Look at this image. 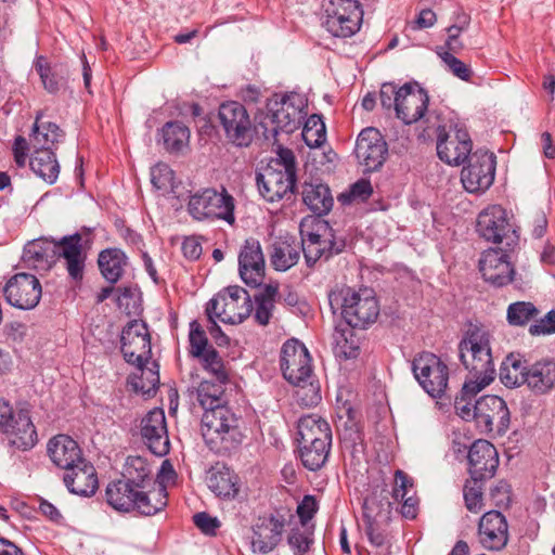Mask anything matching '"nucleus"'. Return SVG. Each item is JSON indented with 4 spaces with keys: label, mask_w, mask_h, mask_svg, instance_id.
I'll use <instances>...</instances> for the list:
<instances>
[{
    "label": "nucleus",
    "mask_w": 555,
    "mask_h": 555,
    "mask_svg": "<svg viewBox=\"0 0 555 555\" xmlns=\"http://www.w3.org/2000/svg\"><path fill=\"white\" fill-rule=\"evenodd\" d=\"M159 365L156 362H152V366L144 369L142 365L141 375L133 376L131 378V385L135 392H141L147 397L154 396L159 385Z\"/></svg>",
    "instance_id": "09e8293b"
},
{
    "label": "nucleus",
    "mask_w": 555,
    "mask_h": 555,
    "mask_svg": "<svg viewBox=\"0 0 555 555\" xmlns=\"http://www.w3.org/2000/svg\"><path fill=\"white\" fill-rule=\"evenodd\" d=\"M326 137L325 125L321 117L311 115L305 122L302 139L310 147H318L324 143Z\"/></svg>",
    "instance_id": "603ef678"
},
{
    "label": "nucleus",
    "mask_w": 555,
    "mask_h": 555,
    "mask_svg": "<svg viewBox=\"0 0 555 555\" xmlns=\"http://www.w3.org/2000/svg\"><path fill=\"white\" fill-rule=\"evenodd\" d=\"M483 479H470L464 485L463 495L468 511L477 513L482 507V489L480 481Z\"/></svg>",
    "instance_id": "4d7b16f0"
},
{
    "label": "nucleus",
    "mask_w": 555,
    "mask_h": 555,
    "mask_svg": "<svg viewBox=\"0 0 555 555\" xmlns=\"http://www.w3.org/2000/svg\"><path fill=\"white\" fill-rule=\"evenodd\" d=\"M197 359H199L203 369L211 374L215 379L229 382V372L223 359L214 347H209L208 351L197 357Z\"/></svg>",
    "instance_id": "3c124183"
},
{
    "label": "nucleus",
    "mask_w": 555,
    "mask_h": 555,
    "mask_svg": "<svg viewBox=\"0 0 555 555\" xmlns=\"http://www.w3.org/2000/svg\"><path fill=\"white\" fill-rule=\"evenodd\" d=\"M279 287L276 284H267L255 295V320L259 325L266 326L270 323L275 309Z\"/></svg>",
    "instance_id": "c03bdc74"
},
{
    "label": "nucleus",
    "mask_w": 555,
    "mask_h": 555,
    "mask_svg": "<svg viewBox=\"0 0 555 555\" xmlns=\"http://www.w3.org/2000/svg\"><path fill=\"white\" fill-rule=\"evenodd\" d=\"M253 311L249 294L241 286H229L212 297L206 306L208 320L217 318L222 323L240 324Z\"/></svg>",
    "instance_id": "1a4fd4ad"
},
{
    "label": "nucleus",
    "mask_w": 555,
    "mask_h": 555,
    "mask_svg": "<svg viewBox=\"0 0 555 555\" xmlns=\"http://www.w3.org/2000/svg\"><path fill=\"white\" fill-rule=\"evenodd\" d=\"M301 249L309 267L319 259L330 258L345 248V241L337 240L324 220L305 219L300 223Z\"/></svg>",
    "instance_id": "423d86ee"
},
{
    "label": "nucleus",
    "mask_w": 555,
    "mask_h": 555,
    "mask_svg": "<svg viewBox=\"0 0 555 555\" xmlns=\"http://www.w3.org/2000/svg\"><path fill=\"white\" fill-rule=\"evenodd\" d=\"M532 335H545L555 333V311L552 310L545 314L539 322L532 324L529 328Z\"/></svg>",
    "instance_id": "774afa93"
},
{
    "label": "nucleus",
    "mask_w": 555,
    "mask_h": 555,
    "mask_svg": "<svg viewBox=\"0 0 555 555\" xmlns=\"http://www.w3.org/2000/svg\"><path fill=\"white\" fill-rule=\"evenodd\" d=\"M54 255H59L66 260V269L72 279L76 281L82 279L85 256L82 255L80 234L64 236L60 243L52 247L42 240L29 242L24 248L23 258L34 266L49 264Z\"/></svg>",
    "instance_id": "20e7f679"
},
{
    "label": "nucleus",
    "mask_w": 555,
    "mask_h": 555,
    "mask_svg": "<svg viewBox=\"0 0 555 555\" xmlns=\"http://www.w3.org/2000/svg\"><path fill=\"white\" fill-rule=\"evenodd\" d=\"M354 152L365 171H374L379 169L386 160L388 147L379 130L369 127L358 135Z\"/></svg>",
    "instance_id": "5701e85b"
},
{
    "label": "nucleus",
    "mask_w": 555,
    "mask_h": 555,
    "mask_svg": "<svg viewBox=\"0 0 555 555\" xmlns=\"http://www.w3.org/2000/svg\"><path fill=\"white\" fill-rule=\"evenodd\" d=\"M302 201L318 216L328 214L334 204L330 188L323 183H305Z\"/></svg>",
    "instance_id": "4c0bfd02"
},
{
    "label": "nucleus",
    "mask_w": 555,
    "mask_h": 555,
    "mask_svg": "<svg viewBox=\"0 0 555 555\" xmlns=\"http://www.w3.org/2000/svg\"><path fill=\"white\" fill-rule=\"evenodd\" d=\"M338 299L341 301V315L349 327L366 328L375 323L379 315V305L371 288L341 289L335 298L330 296L331 305Z\"/></svg>",
    "instance_id": "6e6552de"
},
{
    "label": "nucleus",
    "mask_w": 555,
    "mask_h": 555,
    "mask_svg": "<svg viewBox=\"0 0 555 555\" xmlns=\"http://www.w3.org/2000/svg\"><path fill=\"white\" fill-rule=\"evenodd\" d=\"M312 535L313 532L309 528L302 526L292 528L287 537V543L294 555H305L309 551L313 543Z\"/></svg>",
    "instance_id": "5fc2aeb1"
},
{
    "label": "nucleus",
    "mask_w": 555,
    "mask_h": 555,
    "mask_svg": "<svg viewBox=\"0 0 555 555\" xmlns=\"http://www.w3.org/2000/svg\"><path fill=\"white\" fill-rule=\"evenodd\" d=\"M310 356L304 344L297 339L284 343L281 350L283 376L293 385H301L312 377Z\"/></svg>",
    "instance_id": "a211bd4d"
},
{
    "label": "nucleus",
    "mask_w": 555,
    "mask_h": 555,
    "mask_svg": "<svg viewBox=\"0 0 555 555\" xmlns=\"http://www.w3.org/2000/svg\"><path fill=\"white\" fill-rule=\"evenodd\" d=\"M47 452L52 463L64 470L85 460L78 442L68 435L52 437L48 442Z\"/></svg>",
    "instance_id": "7c9ffc66"
},
{
    "label": "nucleus",
    "mask_w": 555,
    "mask_h": 555,
    "mask_svg": "<svg viewBox=\"0 0 555 555\" xmlns=\"http://www.w3.org/2000/svg\"><path fill=\"white\" fill-rule=\"evenodd\" d=\"M414 377L421 387L433 398H441L447 390L449 369L431 352H423L412 362Z\"/></svg>",
    "instance_id": "f8f14e48"
},
{
    "label": "nucleus",
    "mask_w": 555,
    "mask_h": 555,
    "mask_svg": "<svg viewBox=\"0 0 555 555\" xmlns=\"http://www.w3.org/2000/svg\"><path fill=\"white\" fill-rule=\"evenodd\" d=\"M415 493L413 479L401 469L395 473V486L392 496L396 501L403 500L405 496Z\"/></svg>",
    "instance_id": "e2e57ef3"
},
{
    "label": "nucleus",
    "mask_w": 555,
    "mask_h": 555,
    "mask_svg": "<svg viewBox=\"0 0 555 555\" xmlns=\"http://www.w3.org/2000/svg\"><path fill=\"white\" fill-rule=\"evenodd\" d=\"M284 527V516L270 515L260 518L253 529V551L260 554L272 552L282 540Z\"/></svg>",
    "instance_id": "c85d7f7f"
},
{
    "label": "nucleus",
    "mask_w": 555,
    "mask_h": 555,
    "mask_svg": "<svg viewBox=\"0 0 555 555\" xmlns=\"http://www.w3.org/2000/svg\"><path fill=\"white\" fill-rule=\"evenodd\" d=\"M318 511V503L312 495H305L297 506V515L301 526L305 527L311 520Z\"/></svg>",
    "instance_id": "0e129e2a"
},
{
    "label": "nucleus",
    "mask_w": 555,
    "mask_h": 555,
    "mask_svg": "<svg viewBox=\"0 0 555 555\" xmlns=\"http://www.w3.org/2000/svg\"><path fill=\"white\" fill-rule=\"evenodd\" d=\"M138 487L126 479H118L107 485L105 496L106 502L118 512H131Z\"/></svg>",
    "instance_id": "e433bc0d"
},
{
    "label": "nucleus",
    "mask_w": 555,
    "mask_h": 555,
    "mask_svg": "<svg viewBox=\"0 0 555 555\" xmlns=\"http://www.w3.org/2000/svg\"><path fill=\"white\" fill-rule=\"evenodd\" d=\"M141 436L150 451L163 456L169 451L166 417L162 409L150 411L141 421Z\"/></svg>",
    "instance_id": "a878e982"
},
{
    "label": "nucleus",
    "mask_w": 555,
    "mask_h": 555,
    "mask_svg": "<svg viewBox=\"0 0 555 555\" xmlns=\"http://www.w3.org/2000/svg\"><path fill=\"white\" fill-rule=\"evenodd\" d=\"M397 101L396 116L404 124L411 125L422 119L429 121L430 114L426 115L429 96L417 83H405L400 87Z\"/></svg>",
    "instance_id": "aec40b11"
},
{
    "label": "nucleus",
    "mask_w": 555,
    "mask_h": 555,
    "mask_svg": "<svg viewBox=\"0 0 555 555\" xmlns=\"http://www.w3.org/2000/svg\"><path fill=\"white\" fill-rule=\"evenodd\" d=\"M33 68L49 93H57L66 83L67 70L63 64L51 63L46 56L38 55Z\"/></svg>",
    "instance_id": "72a5a7b5"
},
{
    "label": "nucleus",
    "mask_w": 555,
    "mask_h": 555,
    "mask_svg": "<svg viewBox=\"0 0 555 555\" xmlns=\"http://www.w3.org/2000/svg\"><path fill=\"white\" fill-rule=\"evenodd\" d=\"M297 429L299 443L332 441V429L330 424L318 414H307L301 416L298 421Z\"/></svg>",
    "instance_id": "c9c22d12"
},
{
    "label": "nucleus",
    "mask_w": 555,
    "mask_h": 555,
    "mask_svg": "<svg viewBox=\"0 0 555 555\" xmlns=\"http://www.w3.org/2000/svg\"><path fill=\"white\" fill-rule=\"evenodd\" d=\"M473 142L467 130L455 128L446 131L444 127L437 129V155L443 163L459 166L472 155Z\"/></svg>",
    "instance_id": "6ab92c4d"
},
{
    "label": "nucleus",
    "mask_w": 555,
    "mask_h": 555,
    "mask_svg": "<svg viewBox=\"0 0 555 555\" xmlns=\"http://www.w3.org/2000/svg\"><path fill=\"white\" fill-rule=\"evenodd\" d=\"M538 313L539 311L532 302L517 301L508 306L507 321L511 325L521 326L535 318Z\"/></svg>",
    "instance_id": "864d4df0"
},
{
    "label": "nucleus",
    "mask_w": 555,
    "mask_h": 555,
    "mask_svg": "<svg viewBox=\"0 0 555 555\" xmlns=\"http://www.w3.org/2000/svg\"><path fill=\"white\" fill-rule=\"evenodd\" d=\"M441 60L444 62L448 69L457 78L464 81H469L473 70L472 68L462 62L460 59L455 57L454 54L444 51L438 53Z\"/></svg>",
    "instance_id": "bf43d9fd"
},
{
    "label": "nucleus",
    "mask_w": 555,
    "mask_h": 555,
    "mask_svg": "<svg viewBox=\"0 0 555 555\" xmlns=\"http://www.w3.org/2000/svg\"><path fill=\"white\" fill-rule=\"evenodd\" d=\"M295 386L298 387L296 397L301 404L312 406L321 401L320 386L312 382V377L307 383Z\"/></svg>",
    "instance_id": "052dcab7"
},
{
    "label": "nucleus",
    "mask_w": 555,
    "mask_h": 555,
    "mask_svg": "<svg viewBox=\"0 0 555 555\" xmlns=\"http://www.w3.org/2000/svg\"><path fill=\"white\" fill-rule=\"evenodd\" d=\"M362 509L365 533L370 542L375 546L384 545L387 538L384 527L390 520V503L372 494L364 499Z\"/></svg>",
    "instance_id": "4be33fe9"
},
{
    "label": "nucleus",
    "mask_w": 555,
    "mask_h": 555,
    "mask_svg": "<svg viewBox=\"0 0 555 555\" xmlns=\"http://www.w3.org/2000/svg\"><path fill=\"white\" fill-rule=\"evenodd\" d=\"M63 481L70 493L87 498L99 487L95 468L86 459L66 469Z\"/></svg>",
    "instance_id": "c756f323"
},
{
    "label": "nucleus",
    "mask_w": 555,
    "mask_h": 555,
    "mask_svg": "<svg viewBox=\"0 0 555 555\" xmlns=\"http://www.w3.org/2000/svg\"><path fill=\"white\" fill-rule=\"evenodd\" d=\"M400 88H397L393 83H384L379 91V100L382 106L387 109L397 111V99H399Z\"/></svg>",
    "instance_id": "69168bd1"
},
{
    "label": "nucleus",
    "mask_w": 555,
    "mask_h": 555,
    "mask_svg": "<svg viewBox=\"0 0 555 555\" xmlns=\"http://www.w3.org/2000/svg\"><path fill=\"white\" fill-rule=\"evenodd\" d=\"M324 27L338 38H348L360 30L363 10L358 0H326Z\"/></svg>",
    "instance_id": "9d476101"
},
{
    "label": "nucleus",
    "mask_w": 555,
    "mask_h": 555,
    "mask_svg": "<svg viewBox=\"0 0 555 555\" xmlns=\"http://www.w3.org/2000/svg\"><path fill=\"white\" fill-rule=\"evenodd\" d=\"M526 385L537 395H543L553 389L555 387V362L542 360L528 365Z\"/></svg>",
    "instance_id": "f704fd0d"
},
{
    "label": "nucleus",
    "mask_w": 555,
    "mask_h": 555,
    "mask_svg": "<svg viewBox=\"0 0 555 555\" xmlns=\"http://www.w3.org/2000/svg\"><path fill=\"white\" fill-rule=\"evenodd\" d=\"M124 359L138 369L151 359V336L145 322L132 320L124 327L120 336Z\"/></svg>",
    "instance_id": "dca6fc26"
},
{
    "label": "nucleus",
    "mask_w": 555,
    "mask_h": 555,
    "mask_svg": "<svg viewBox=\"0 0 555 555\" xmlns=\"http://www.w3.org/2000/svg\"><path fill=\"white\" fill-rule=\"evenodd\" d=\"M234 209V197L224 188L221 191L212 188L197 191L190 195L188 202V212L197 221L223 220L233 224Z\"/></svg>",
    "instance_id": "0eeeda50"
},
{
    "label": "nucleus",
    "mask_w": 555,
    "mask_h": 555,
    "mask_svg": "<svg viewBox=\"0 0 555 555\" xmlns=\"http://www.w3.org/2000/svg\"><path fill=\"white\" fill-rule=\"evenodd\" d=\"M373 193L371 182L365 179H360L353 183L347 193H343L339 196V201L343 203H350L352 201H366Z\"/></svg>",
    "instance_id": "680f3d73"
},
{
    "label": "nucleus",
    "mask_w": 555,
    "mask_h": 555,
    "mask_svg": "<svg viewBox=\"0 0 555 555\" xmlns=\"http://www.w3.org/2000/svg\"><path fill=\"white\" fill-rule=\"evenodd\" d=\"M229 382L203 380L196 388V400L205 410L202 417V436L215 453L224 455L242 442L238 418L225 404V385Z\"/></svg>",
    "instance_id": "f03ea898"
},
{
    "label": "nucleus",
    "mask_w": 555,
    "mask_h": 555,
    "mask_svg": "<svg viewBox=\"0 0 555 555\" xmlns=\"http://www.w3.org/2000/svg\"><path fill=\"white\" fill-rule=\"evenodd\" d=\"M297 177V163L292 150L278 146L276 157L257 175V185L261 196L268 202H276L294 193Z\"/></svg>",
    "instance_id": "7ed1b4c3"
},
{
    "label": "nucleus",
    "mask_w": 555,
    "mask_h": 555,
    "mask_svg": "<svg viewBox=\"0 0 555 555\" xmlns=\"http://www.w3.org/2000/svg\"><path fill=\"white\" fill-rule=\"evenodd\" d=\"M331 448L332 441L299 443V459L307 469L317 472L327 462Z\"/></svg>",
    "instance_id": "79ce46f5"
},
{
    "label": "nucleus",
    "mask_w": 555,
    "mask_h": 555,
    "mask_svg": "<svg viewBox=\"0 0 555 555\" xmlns=\"http://www.w3.org/2000/svg\"><path fill=\"white\" fill-rule=\"evenodd\" d=\"M29 165L31 170L41 179L52 184L60 173V165L55 154L50 149L34 150Z\"/></svg>",
    "instance_id": "ea45409f"
},
{
    "label": "nucleus",
    "mask_w": 555,
    "mask_h": 555,
    "mask_svg": "<svg viewBox=\"0 0 555 555\" xmlns=\"http://www.w3.org/2000/svg\"><path fill=\"white\" fill-rule=\"evenodd\" d=\"M308 101L301 93L289 92L274 100L270 105L272 131L292 133L300 128L307 117Z\"/></svg>",
    "instance_id": "9b49d317"
},
{
    "label": "nucleus",
    "mask_w": 555,
    "mask_h": 555,
    "mask_svg": "<svg viewBox=\"0 0 555 555\" xmlns=\"http://www.w3.org/2000/svg\"><path fill=\"white\" fill-rule=\"evenodd\" d=\"M122 478L138 488H145L155 482L150 464L141 456H128Z\"/></svg>",
    "instance_id": "a18cd8bd"
},
{
    "label": "nucleus",
    "mask_w": 555,
    "mask_h": 555,
    "mask_svg": "<svg viewBox=\"0 0 555 555\" xmlns=\"http://www.w3.org/2000/svg\"><path fill=\"white\" fill-rule=\"evenodd\" d=\"M189 341L190 354L194 358L202 356L208 351L209 347H211L208 344V338L205 331L197 321H192L190 323Z\"/></svg>",
    "instance_id": "6e6d98bb"
},
{
    "label": "nucleus",
    "mask_w": 555,
    "mask_h": 555,
    "mask_svg": "<svg viewBox=\"0 0 555 555\" xmlns=\"http://www.w3.org/2000/svg\"><path fill=\"white\" fill-rule=\"evenodd\" d=\"M131 512L144 516H153L165 509L168 504V493L162 483L150 485L145 488H138Z\"/></svg>",
    "instance_id": "2f4dec72"
},
{
    "label": "nucleus",
    "mask_w": 555,
    "mask_h": 555,
    "mask_svg": "<svg viewBox=\"0 0 555 555\" xmlns=\"http://www.w3.org/2000/svg\"><path fill=\"white\" fill-rule=\"evenodd\" d=\"M207 485L218 498L225 500L234 499L240 491L238 476L225 465L217 464L211 467Z\"/></svg>",
    "instance_id": "473e14b6"
},
{
    "label": "nucleus",
    "mask_w": 555,
    "mask_h": 555,
    "mask_svg": "<svg viewBox=\"0 0 555 555\" xmlns=\"http://www.w3.org/2000/svg\"><path fill=\"white\" fill-rule=\"evenodd\" d=\"M128 258L119 248H107L99 254L98 264L103 278L111 284L117 283L124 274Z\"/></svg>",
    "instance_id": "58836bf2"
},
{
    "label": "nucleus",
    "mask_w": 555,
    "mask_h": 555,
    "mask_svg": "<svg viewBox=\"0 0 555 555\" xmlns=\"http://www.w3.org/2000/svg\"><path fill=\"white\" fill-rule=\"evenodd\" d=\"M193 521L205 534H215L217 529L220 527V521L205 512L195 514L193 516Z\"/></svg>",
    "instance_id": "338daca9"
},
{
    "label": "nucleus",
    "mask_w": 555,
    "mask_h": 555,
    "mask_svg": "<svg viewBox=\"0 0 555 555\" xmlns=\"http://www.w3.org/2000/svg\"><path fill=\"white\" fill-rule=\"evenodd\" d=\"M0 431L13 451H29L38 442L27 404H21L14 410L9 401L0 399Z\"/></svg>",
    "instance_id": "39448f33"
},
{
    "label": "nucleus",
    "mask_w": 555,
    "mask_h": 555,
    "mask_svg": "<svg viewBox=\"0 0 555 555\" xmlns=\"http://www.w3.org/2000/svg\"><path fill=\"white\" fill-rule=\"evenodd\" d=\"M63 137L64 133L56 124H39V116H37L30 137V142L34 150L50 149L53 151L54 145L59 143Z\"/></svg>",
    "instance_id": "de8ad7c7"
},
{
    "label": "nucleus",
    "mask_w": 555,
    "mask_h": 555,
    "mask_svg": "<svg viewBox=\"0 0 555 555\" xmlns=\"http://www.w3.org/2000/svg\"><path fill=\"white\" fill-rule=\"evenodd\" d=\"M333 339V350L338 359L351 360L360 354V338L352 327L336 328Z\"/></svg>",
    "instance_id": "37998d69"
},
{
    "label": "nucleus",
    "mask_w": 555,
    "mask_h": 555,
    "mask_svg": "<svg viewBox=\"0 0 555 555\" xmlns=\"http://www.w3.org/2000/svg\"><path fill=\"white\" fill-rule=\"evenodd\" d=\"M477 231L485 240L504 243L507 248L514 247L518 242L517 232L509 223L506 210L500 205L489 206L479 214Z\"/></svg>",
    "instance_id": "4468645a"
},
{
    "label": "nucleus",
    "mask_w": 555,
    "mask_h": 555,
    "mask_svg": "<svg viewBox=\"0 0 555 555\" xmlns=\"http://www.w3.org/2000/svg\"><path fill=\"white\" fill-rule=\"evenodd\" d=\"M266 261L261 245L256 238H247L238 254V272L243 282L250 286H260L264 279Z\"/></svg>",
    "instance_id": "393cba45"
},
{
    "label": "nucleus",
    "mask_w": 555,
    "mask_h": 555,
    "mask_svg": "<svg viewBox=\"0 0 555 555\" xmlns=\"http://www.w3.org/2000/svg\"><path fill=\"white\" fill-rule=\"evenodd\" d=\"M218 120L232 144L244 147L251 143V120L243 104L236 101L222 103L218 109Z\"/></svg>",
    "instance_id": "ddd939ff"
},
{
    "label": "nucleus",
    "mask_w": 555,
    "mask_h": 555,
    "mask_svg": "<svg viewBox=\"0 0 555 555\" xmlns=\"http://www.w3.org/2000/svg\"><path fill=\"white\" fill-rule=\"evenodd\" d=\"M299 248L286 242L274 245L271 263L278 271H286L299 260Z\"/></svg>",
    "instance_id": "8fccbe9b"
},
{
    "label": "nucleus",
    "mask_w": 555,
    "mask_h": 555,
    "mask_svg": "<svg viewBox=\"0 0 555 555\" xmlns=\"http://www.w3.org/2000/svg\"><path fill=\"white\" fill-rule=\"evenodd\" d=\"M495 156L493 153L477 150L468 157L467 165L461 172V181L469 193H479L488 190L495 177Z\"/></svg>",
    "instance_id": "2eb2a0df"
},
{
    "label": "nucleus",
    "mask_w": 555,
    "mask_h": 555,
    "mask_svg": "<svg viewBox=\"0 0 555 555\" xmlns=\"http://www.w3.org/2000/svg\"><path fill=\"white\" fill-rule=\"evenodd\" d=\"M163 144L170 153H180L188 147L189 128L180 121H168L162 128Z\"/></svg>",
    "instance_id": "49530a36"
},
{
    "label": "nucleus",
    "mask_w": 555,
    "mask_h": 555,
    "mask_svg": "<svg viewBox=\"0 0 555 555\" xmlns=\"http://www.w3.org/2000/svg\"><path fill=\"white\" fill-rule=\"evenodd\" d=\"M151 182L157 190L173 188L175 172L165 163H158L151 169Z\"/></svg>",
    "instance_id": "13d9d810"
},
{
    "label": "nucleus",
    "mask_w": 555,
    "mask_h": 555,
    "mask_svg": "<svg viewBox=\"0 0 555 555\" xmlns=\"http://www.w3.org/2000/svg\"><path fill=\"white\" fill-rule=\"evenodd\" d=\"M479 271L485 281L495 287L509 284L515 275L509 255L501 248H489L482 253Z\"/></svg>",
    "instance_id": "b1692460"
},
{
    "label": "nucleus",
    "mask_w": 555,
    "mask_h": 555,
    "mask_svg": "<svg viewBox=\"0 0 555 555\" xmlns=\"http://www.w3.org/2000/svg\"><path fill=\"white\" fill-rule=\"evenodd\" d=\"M469 474L473 479L492 478L499 466V454L488 440H476L468 451Z\"/></svg>",
    "instance_id": "cd10ccee"
},
{
    "label": "nucleus",
    "mask_w": 555,
    "mask_h": 555,
    "mask_svg": "<svg viewBox=\"0 0 555 555\" xmlns=\"http://www.w3.org/2000/svg\"><path fill=\"white\" fill-rule=\"evenodd\" d=\"M478 540L489 551H500L508 541V524L505 516L498 511L482 515L478 524Z\"/></svg>",
    "instance_id": "bb28decb"
},
{
    "label": "nucleus",
    "mask_w": 555,
    "mask_h": 555,
    "mask_svg": "<svg viewBox=\"0 0 555 555\" xmlns=\"http://www.w3.org/2000/svg\"><path fill=\"white\" fill-rule=\"evenodd\" d=\"M491 335L487 328L470 324L459 343V358L468 375L460 393L455 397L456 414L465 421L477 423L476 401L474 398L494 380Z\"/></svg>",
    "instance_id": "f257e3e1"
},
{
    "label": "nucleus",
    "mask_w": 555,
    "mask_h": 555,
    "mask_svg": "<svg viewBox=\"0 0 555 555\" xmlns=\"http://www.w3.org/2000/svg\"><path fill=\"white\" fill-rule=\"evenodd\" d=\"M477 426L482 433L504 434L509 425V410L506 402L493 395L481 397L476 401Z\"/></svg>",
    "instance_id": "412c9836"
},
{
    "label": "nucleus",
    "mask_w": 555,
    "mask_h": 555,
    "mask_svg": "<svg viewBox=\"0 0 555 555\" xmlns=\"http://www.w3.org/2000/svg\"><path fill=\"white\" fill-rule=\"evenodd\" d=\"M2 293L10 306L21 310H31L41 299L42 287L37 276L21 272L7 281Z\"/></svg>",
    "instance_id": "f3484780"
},
{
    "label": "nucleus",
    "mask_w": 555,
    "mask_h": 555,
    "mask_svg": "<svg viewBox=\"0 0 555 555\" xmlns=\"http://www.w3.org/2000/svg\"><path fill=\"white\" fill-rule=\"evenodd\" d=\"M528 364L519 354H508L500 367V379L508 388L519 387L527 382Z\"/></svg>",
    "instance_id": "a19ab883"
}]
</instances>
